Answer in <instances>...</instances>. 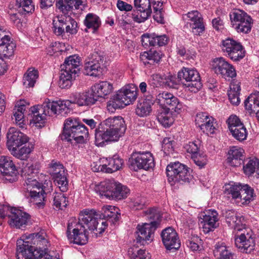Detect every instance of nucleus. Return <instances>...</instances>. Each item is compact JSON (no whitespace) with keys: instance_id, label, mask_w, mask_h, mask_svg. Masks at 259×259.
<instances>
[{"instance_id":"f257e3e1","label":"nucleus","mask_w":259,"mask_h":259,"mask_svg":"<svg viewBox=\"0 0 259 259\" xmlns=\"http://www.w3.org/2000/svg\"><path fill=\"white\" fill-rule=\"evenodd\" d=\"M71 104L72 103L70 99L52 102L48 100L41 105L33 106L30 109L32 117L31 122L36 124V126H41V124L45 123L47 115L60 114L65 116L71 111Z\"/></svg>"},{"instance_id":"f03ea898","label":"nucleus","mask_w":259,"mask_h":259,"mask_svg":"<svg viewBox=\"0 0 259 259\" xmlns=\"http://www.w3.org/2000/svg\"><path fill=\"white\" fill-rule=\"evenodd\" d=\"M125 130L124 121L121 117L108 118L96 130V145L102 146L108 141L117 142L123 136Z\"/></svg>"},{"instance_id":"7ed1b4c3","label":"nucleus","mask_w":259,"mask_h":259,"mask_svg":"<svg viewBox=\"0 0 259 259\" xmlns=\"http://www.w3.org/2000/svg\"><path fill=\"white\" fill-rule=\"evenodd\" d=\"M64 130L61 136L63 140L71 142L73 140L77 143H82L89 135L86 127L81 124L76 118L69 117L65 120Z\"/></svg>"},{"instance_id":"20e7f679","label":"nucleus","mask_w":259,"mask_h":259,"mask_svg":"<svg viewBox=\"0 0 259 259\" xmlns=\"http://www.w3.org/2000/svg\"><path fill=\"white\" fill-rule=\"evenodd\" d=\"M80 61L78 56H70L66 58L61 65L59 81V87L62 89H68L72 85V81L76 77L80 70Z\"/></svg>"},{"instance_id":"39448f33","label":"nucleus","mask_w":259,"mask_h":259,"mask_svg":"<svg viewBox=\"0 0 259 259\" xmlns=\"http://www.w3.org/2000/svg\"><path fill=\"white\" fill-rule=\"evenodd\" d=\"M150 220H152L150 223H144L138 225L137 229L138 242L142 241H152L154 233L158 225V221L160 217L159 211L155 208H149L145 211Z\"/></svg>"},{"instance_id":"423d86ee","label":"nucleus","mask_w":259,"mask_h":259,"mask_svg":"<svg viewBox=\"0 0 259 259\" xmlns=\"http://www.w3.org/2000/svg\"><path fill=\"white\" fill-rule=\"evenodd\" d=\"M166 170L168 181L171 185L177 183L181 184L188 183L192 179L190 169L179 162L168 164Z\"/></svg>"},{"instance_id":"0eeeda50","label":"nucleus","mask_w":259,"mask_h":259,"mask_svg":"<svg viewBox=\"0 0 259 259\" xmlns=\"http://www.w3.org/2000/svg\"><path fill=\"white\" fill-rule=\"evenodd\" d=\"M66 234L71 243L82 245L85 244L88 241L87 231L74 218L68 221Z\"/></svg>"},{"instance_id":"6e6552de","label":"nucleus","mask_w":259,"mask_h":259,"mask_svg":"<svg viewBox=\"0 0 259 259\" xmlns=\"http://www.w3.org/2000/svg\"><path fill=\"white\" fill-rule=\"evenodd\" d=\"M178 77L191 92H197L202 86L199 73L196 69L183 67L178 72Z\"/></svg>"},{"instance_id":"1a4fd4ad","label":"nucleus","mask_w":259,"mask_h":259,"mask_svg":"<svg viewBox=\"0 0 259 259\" xmlns=\"http://www.w3.org/2000/svg\"><path fill=\"white\" fill-rule=\"evenodd\" d=\"M138 88L134 85H128L119 90L114 97L112 106L115 108H123L133 103L137 98Z\"/></svg>"},{"instance_id":"9d476101","label":"nucleus","mask_w":259,"mask_h":259,"mask_svg":"<svg viewBox=\"0 0 259 259\" xmlns=\"http://www.w3.org/2000/svg\"><path fill=\"white\" fill-rule=\"evenodd\" d=\"M230 17L233 26L238 32L246 34L250 31L252 19L246 12L235 9L230 13Z\"/></svg>"},{"instance_id":"9b49d317","label":"nucleus","mask_w":259,"mask_h":259,"mask_svg":"<svg viewBox=\"0 0 259 259\" xmlns=\"http://www.w3.org/2000/svg\"><path fill=\"white\" fill-rule=\"evenodd\" d=\"M252 236V230L245 227L236 232L235 236V244L241 252L250 253L254 250L255 242Z\"/></svg>"},{"instance_id":"f8f14e48","label":"nucleus","mask_w":259,"mask_h":259,"mask_svg":"<svg viewBox=\"0 0 259 259\" xmlns=\"http://www.w3.org/2000/svg\"><path fill=\"white\" fill-rule=\"evenodd\" d=\"M49 165V172L53 177L60 191H66L68 189V182L65 168L62 164L59 161L53 160Z\"/></svg>"},{"instance_id":"ddd939ff","label":"nucleus","mask_w":259,"mask_h":259,"mask_svg":"<svg viewBox=\"0 0 259 259\" xmlns=\"http://www.w3.org/2000/svg\"><path fill=\"white\" fill-rule=\"evenodd\" d=\"M129 162L131 168L135 171L140 169L148 170L154 166V158L149 152L133 153Z\"/></svg>"},{"instance_id":"4468645a","label":"nucleus","mask_w":259,"mask_h":259,"mask_svg":"<svg viewBox=\"0 0 259 259\" xmlns=\"http://www.w3.org/2000/svg\"><path fill=\"white\" fill-rule=\"evenodd\" d=\"M43 233L31 234L24 237L26 240L30 241V244L34 247V258H40L47 253V250L50 244Z\"/></svg>"},{"instance_id":"2eb2a0df","label":"nucleus","mask_w":259,"mask_h":259,"mask_svg":"<svg viewBox=\"0 0 259 259\" xmlns=\"http://www.w3.org/2000/svg\"><path fill=\"white\" fill-rule=\"evenodd\" d=\"M221 48L224 53L233 61H238L245 56V51L240 43L228 38L222 42Z\"/></svg>"},{"instance_id":"dca6fc26","label":"nucleus","mask_w":259,"mask_h":259,"mask_svg":"<svg viewBox=\"0 0 259 259\" xmlns=\"http://www.w3.org/2000/svg\"><path fill=\"white\" fill-rule=\"evenodd\" d=\"M104 60V53L95 52L86 61L84 64V70L86 75L97 76L102 73L101 64Z\"/></svg>"},{"instance_id":"f3484780","label":"nucleus","mask_w":259,"mask_h":259,"mask_svg":"<svg viewBox=\"0 0 259 259\" xmlns=\"http://www.w3.org/2000/svg\"><path fill=\"white\" fill-rule=\"evenodd\" d=\"M218 213L214 210H207L199 216V225L204 233L212 231L219 226Z\"/></svg>"},{"instance_id":"a211bd4d","label":"nucleus","mask_w":259,"mask_h":259,"mask_svg":"<svg viewBox=\"0 0 259 259\" xmlns=\"http://www.w3.org/2000/svg\"><path fill=\"white\" fill-rule=\"evenodd\" d=\"M101 218V215L95 210L85 209L82 211L80 214L77 222L79 224L83 226L84 229H89L91 231L97 230V226L99 224V219Z\"/></svg>"},{"instance_id":"6ab92c4d","label":"nucleus","mask_w":259,"mask_h":259,"mask_svg":"<svg viewBox=\"0 0 259 259\" xmlns=\"http://www.w3.org/2000/svg\"><path fill=\"white\" fill-rule=\"evenodd\" d=\"M38 179L41 182H39L36 179L26 178L25 189L28 193V196L45 193L44 190V188L46 187L45 185L48 186L49 185L52 184L51 181L49 180L48 176H44L41 174Z\"/></svg>"},{"instance_id":"aec40b11","label":"nucleus","mask_w":259,"mask_h":259,"mask_svg":"<svg viewBox=\"0 0 259 259\" xmlns=\"http://www.w3.org/2000/svg\"><path fill=\"white\" fill-rule=\"evenodd\" d=\"M183 20L187 24H189L192 32L200 35L205 30L202 15L196 10L191 11L182 16Z\"/></svg>"},{"instance_id":"412c9836","label":"nucleus","mask_w":259,"mask_h":259,"mask_svg":"<svg viewBox=\"0 0 259 259\" xmlns=\"http://www.w3.org/2000/svg\"><path fill=\"white\" fill-rule=\"evenodd\" d=\"M17 170L11 157L6 156L0 157V174L6 181L10 183L15 182L18 179Z\"/></svg>"},{"instance_id":"4be33fe9","label":"nucleus","mask_w":259,"mask_h":259,"mask_svg":"<svg viewBox=\"0 0 259 259\" xmlns=\"http://www.w3.org/2000/svg\"><path fill=\"white\" fill-rule=\"evenodd\" d=\"M86 2V0H58L56 7L64 15H69L74 10H83Z\"/></svg>"},{"instance_id":"5701e85b","label":"nucleus","mask_w":259,"mask_h":259,"mask_svg":"<svg viewBox=\"0 0 259 259\" xmlns=\"http://www.w3.org/2000/svg\"><path fill=\"white\" fill-rule=\"evenodd\" d=\"M7 146L10 150L25 144L29 141L27 135L14 127L9 128L7 133Z\"/></svg>"},{"instance_id":"b1692460","label":"nucleus","mask_w":259,"mask_h":259,"mask_svg":"<svg viewBox=\"0 0 259 259\" xmlns=\"http://www.w3.org/2000/svg\"><path fill=\"white\" fill-rule=\"evenodd\" d=\"M9 224L11 226L22 229L30 223V216L21 210L12 208L9 214Z\"/></svg>"},{"instance_id":"393cba45","label":"nucleus","mask_w":259,"mask_h":259,"mask_svg":"<svg viewBox=\"0 0 259 259\" xmlns=\"http://www.w3.org/2000/svg\"><path fill=\"white\" fill-rule=\"evenodd\" d=\"M162 242L167 250H178L181 246V242L176 231L171 227L164 229L161 233Z\"/></svg>"},{"instance_id":"a878e982","label":"nucleus","mask_w":259,"mask_h":259,"mask_svg":"<svg viewBox=\"0 0 259 259\" xmlns=\"http://www.w3.org/2000/svg\"><path fill=\"white\" fill-rule=\"evenodd\" d=\"M134 5L137 11V15H133V19L138 23L143 22L148 19L152 13L150 0H134Z\"/></svg>"},{"instance_id":"bb28decb","label":"nucleus","mask_w":259,"mask_h":259,"mask_svg":"<svg viewBox=\"0 0 259 259\" xmlns=\"http://www.w3.org/2000/svg\"><path fill=\"white\" fill-rule=\"evenodd\" d=\"M118 182L114 180H107L102 182L96 188L97 193L109 200H115L114 193H117Z\"/></svg>"},{"instance_id":"cd10ccee","label":"nucleus","mask_w":259,"mask_h":259,"mask_svg":"<svg viewBox=\"0 0 259 259\" xmlns=\"http://www.w3.org/2000/svg\"><path fill=\"white\" fill-rule=\"evenodd\" d=\"M34 247L30 244V241L26 240L24 236L23 239H18L17 241V250L16 256L17 259L34 258Z\"/></svg>"},{"instance_id":"c85d7f7f","label":"nucleus","mask_w":259,"mask_h":259,"mask_svg":"<svg viewBox=\"0 0 259 259\" xmlns=\"http://www.w3.org/2000/svg\"><path fill=\"white\" fill-rule=\"evenodd\" d=\"M213 69L217 74H219L224 77H234L236 76V71L234 67L221 57L214 60Z\"/></svg>"},{"instance_id":"c756f323","label":"nucleus","mask_w":259,"mask_h":259,"mask_svg":"<svg viewBox=\"0 0 259 259\" xmlns=\"http://www.w3.org/2000/svg\"><path fill=\"white\" fill-rule=\"evenodd\" d=\"M196 124L200 128L203 132L207 135L213 134L215 128L214 126V119L209 116L206 113H199L196 115Z\"/></svg>"},{"instance_id":"7c9ffc66","label":"nucleus","mask_w":259,"mask_h":259,"mask_svg":"<svg viewBox=\"0 0 259 259\" xmlns=\"http://www.w3.org/2000/svg\"><path fill=\"white\" fill-rule=\"evenodd\" d=\"M223 214L228 226L233 229L235 232H238L245 227L243 224L244 218L234 210H225Z\"/></svg>"},{"instance_id":"2f4dec72","label":"nucleus","mask_w":259,"mask_h":259,"mask_svg":"<svg viewBox=\"0 0 259 259\" xmlns=\"http://www.w3.org/2000/svg\"><path fill=\"white\" fill-rule=\"evenodd\" d=\"M70 98L72 104H76L80 106L93 105L97 101L93 92L89 91L76 93L72 94Z\"/></svg>"},{"instance_id":"473e14b6","label":"nucleus","mask_w":259,"mask_h":259,"mask_svg":"<svg viewBox=\"0 0 259 259\" xmlns=\"http://www.w3.org/2000/svg\"><path fill=\"white\" fill-rule=\"evenodd\" d=\"M244 150L237 146L230 148L228 152L227 163L232 166H238L244 161Z\"/></svg>"},{"instance_id":"72a5a7b5","label":"nucleus","mask_w":259,"mask_h":259,"mask_svg":"<svg viewBox=\"0 0 259 259\" xmlns=\"http://www.w3.org/2000/svg\"><path fill=\"white\" fill-rule=\"evenodd\" d=\"M113 89L112 84L106 81H100L96 83L92 88L93 95L97 101L99 98H105L112 92Z\"/></svg>"},{"instance_id":"f704fd0d","label":"nucleus","mask_w":259,"mask_h":259,"mask_svg":"<svg viewBox=\"0 0 259 259\" xmlns=\"http://www.w3.org/2000/svg\"><path fill=\"white\" fill-rule=\"evenodd\" d=\"M154 97L152 95H147L146 98L137 104L136 109V114L140 117H145L149 115L154 103Z\"/></svg>"},{"instance_id":"c9c22d12","label":"nucleus","mask_w":259,"mask_h":259,"mask_svg":"<svg viewBox=\"0 0 259 259\" xmlns=\"http://www.w3.org/2000/svg\"><path fill=\"white\" fill-rule=\"evenodd\" d=\"M26 102L24 100H20L17 103V105L13 109V115L12 117L15 120L16 124L22 127L24 124V112L26 109Z\"/></svg>"},{"instance_id":"e433bc0d","label":"nucleus","mask_w":259,"mask_h":259,"mask_svg":"<svg viewBox=\"0 0 259 259\" xmlns=\"http://www.w3.org/2000/svg\"><path fill=\"white\" fill-rule=\"evenodd\" d=\"M118 210V208L115 206L106 205L102 208L100 215L102 219L107 220L111 224H114L119 220L120 215Z\"/></svg>"},{"instance_id":"4c0bfd02","label":"nucleus","mask_w":259,"mask_h":259,"mask_svg":"<svg viewBox=\"0 0 259 259\" xmlns=\"http://www.w3.org/2000/svg\"><path fill=\"white\" fill-rule=\"evenodd\" d=\"M4 41L0 44V57L4 59H10L14 56L16 45L11 37L4 39Z\"/></svg>"},{"instance_id":"58836bf2","label":"nucleus","mask_w":259,"mask_h":259,"mask_svg":"<svg viewBox=\"0 0 259 259\" xmlns=\"http://www.w3.org/2000/svg\"><path fill=\"white\" fill-rule=\"evenodd\" d=\"M162 55L160 52L150 50L144 52L140 55V60L145 64L153 65L155 63H158L161 59Z\"/></svg>"},{"instance_id":"ea45409f","label":"nucleus","mask_w":259,"mask_h":259,"mask_svg":"<svg viewBox=\"0 0 259 259\" xmlns=\"http://www.w3.org/2000/svg\"><path fill=\"white\" fill-rule=\"evenodd\" d=\"M243 163V170L245 175L249 177L255 172L259 175V160L257 159H246Z\"/></svg>"},{"instance_id":"a19ab883","label":"nucleus","mask_w":259,"mask_h":259,"mask_svg":"<svg viewBox=\"0 0 259 259\" xmlns=\"http://www.w3.org/2000/svg\"><path fill=\"white\" fill-rule=\"evenodd\" d=\"M240 191L239 195L237 199L240 200L241 204H248L251 201L253 200L255 196L253 189L248 185H242Z\"/></svg>"},{"instance_id":"79ce46f5","label":"nucleus","mask_w":259,"mask_h":259,"mask_svg":"<svg viewBox=\"0 0 259 259\" xmlns=\"http://www.w3.org/2000/svg\"><path fill=\"white\" fill-rule=\"evenodd\" d=\"M230 90L228 91V95L231 103L235 105L239 104L240 100L239 94L240 89V82L237 81H233L230 86Z\"/></svg>"},{"instance_id":"37998d69","label":"nucleus","mask_w":259,"mask_h":259,"mask_svg":"<svg viewBox=\"0 0 259 259\" xmlns=\"http://www.w3.org/2000/svg\"><path fill=\"white\" fill-rule=\"evenodd\" d=\"M65 15L58 16L53 21L52 29L57 36H63L66 33L65 30Z\"/></svg>"},{"instance_id":"c03bdc74","label":"nucleus","mask_w":259,"mask_h":259,"mask_svg":"<svg viewBox=\"0 0 259 259\" xmlns=\"http://www.w3.org/2000/svg\"><path fill=\"white\" fill-rule=\"evenodd\" d=\"M158 121L165 127H168L174 121L171 112L167 109H160L157 114Z\"/></svg>"},{"instance_id":"a18cd8bd","label":"nucleus","mask_w":259,"mask_h":259,"mask_svg":"<svg viewBox=\"0 0 259 259\" xmlns=\"http://www.w3.org/2000/svg\"><path fill=\"white\" fill-rule=\"evenodd\" d=\"M52 197L54 209L63 210L68 205V198L62 192L54 193Z\"/></svg>"},{"instance_id":"49530a36","label":"nucleus","mask_w":259,"mask_h":259,"mask_svg":"<svg viewBox=\"0 0 259 259\" xmlns=\"http://www.w3.org/2000/svg\"><path fill=\"white\" fill-rule=\"evenodd\" d=\"M22 147L18 149V147L14 148L12 151V154L16 158L24 160L27 158L28 155L31 152L34 148V146L32 143H27L24 144Z\"/></svg>"},{"instance_id":"de8ad7c7","label":"nucleus","mask_w":259,"mask_h":259,"mask_svg":"<svg viewBox=\"0 0 259 259\" xmlns=\"http://www.w3.org/2000/svg\"><path fill=\"white\" fill-rule=\"evenodd\" d=\"M84 24L88 29H91L93 32H95L100 26L101 22L98 16L89 13L85 17Z\"/></svg>"},{"instance_id":"09e8293b","label":"nucleus","mask_w":259,"mask_h":259,"mask_svg":"<svg viewBox=\"0 0 259 259\" xmlns=\"http://www.w3.org/2000/svg\"><path fill=\"white\" fill-rule=\"evenodd\" d=\"M38 77L37 70L29 68L23 76V85L25 88L33 87Z\"/></svg>"},{"instance_id":"8fccbe9b","label":"nucleus","mask_w":259,"mask_h":259,"mask_svg":"<svg viewBox=\"0 0 259 259\" xmlns=\"http://www.w3.org/2000/svg\"><path fill=\"white\" fill-rule=\"evenodd\" d=\"M123 160L118 155H114L108 159V163L106 164V172L112 173L119 170L122 166Z\"/></svg>"},{"instance_id":"3c124183","label":"nucleus","mask_w":259,"mask_h":259,"mask_svg":"<svg viewBox=\"0 0 259 259\" xmlns=\"http://www.w3.org/2000/svg\"><path fill=\"white\" fill-rule=\"evenodd\" d=\"M213 253L214 255L219 256V259H233V254L223 243L216 244Z\"/></svg>"},{"instance_id":"603ef678","label":"nucleus","mask_w":259,"mask_h":259,"mask_svg":"<svg viewBox=\"0 0 259 259\" xmlns=\"http://www.w3.org/2000/svg\"><path fill=\"white\" fill-rule=\"evenodd\" d=\"M128 255L130 259H146L149 258V253L145 249L132 247L128 250Z\"/></svg>"},{"instance_id":"864d4df0","label":"nucleus","mask_w":259,"mask_h":259,"mask_svg":"<svg viewBox=\"0 0 259 259\" xmlns=\"http://www.w3.org/2000/svg\"><path fill=\"white\" fill-rule=\"evenodd\" d=\"M65 30L66 33L75 34L78 31V25L76 21L70 15H65Z\"/></svg>"},{"instance_id":"5fc2aeb1","label":"nucleus","mask_w":259,"mask_h":259,"mask_svg":"<svg viewBox=\"0 0 259 259\" xmlns=\"http://www.w3.org/2000/svg\"><path fill=\"white\" fill-rule=\"evenodd\" d=\"M233 137L239 141H244L246 139L247 132L243 124H240L233 130H230Z\"/></svg>"},{"instance_id":"6e6d98bb","label":"nucleus","mask_w":259,"mask_h":259,"mask_svg":"<svg viewBox=\"0 0 259 259\" xmlns=\"http://www.w3.org/2000/svg\"><path fill=\"white\" fill-rule=\"evenodd\" d=\"M241 186L242 185L240 184L227 185H226L225 193L227 194L231 195L232 198L237 199L239 195Z\"/></svg>"},{"instance_id":"4d7b16f0","label":"nucleus","mask_w":259,"mask_h":259,"mask_svg":"<svg viewBox=\"0 0 259 259\" xmlns=\"http://www.w3.org/2000/svg\"><path fill=\"white\" fill-rule=\"evenodd\" d=\"M166 103L164 105L167 107L165 109L170 110H174L175 112H179L181 109L182 106L180 103L179 99L177 97L172 95V97L170 98Z\"/></svg>"},{"instance_id":"13d9d810","label":"nucleus","mask_w":259,"mask_h":259,"mask_svg":"<svg viewBox=\"0 0 259 259\" xmlns=\"http://www.w3.org/2000/svg\"><path fill=\"white\" fill-rule=\"evenodd\" d=\"M46 193L29 196L30 201L35 207L38 208H42L45 205Z\"/></svg>"},{"instance_id":"bf43d9fd","label":"nucleus","mask_w":259,"mask_h":259,"mask_svg":"<svg viewBox=\"0 0 259 259\" xmlns=\"http://www.w3.org/2000/svg\"><path fill=\"white\" fill-rule=\"evenodd\" d=\"M200 146V141L199 140H197L193 142H189L185 145L184 148L186 151L191 154L192 155L199 152Z\"/></svg>"},{"instance_id":"052dcab7","label":"nucleus","mask_w":259,"mask_h":259,"mask_svg":"<svg viewBox=\"0 0 259 259\" xmlns=\"http://www.w3.org/2000/svg\"><path fill=\"white\" fill-rule=\"evenodd\" d=\"M129 192L130 190L126 186L119 183L117 187V193H114L115 194V200L125 199L127 197Z\"/></svg>"},{"instance_id":"680f3d73","label":"nucleus","mask_w":259,"mask_h":259,"mask_svg":"<svg viewBox=\"0 0 259 259\" xmlns=\"http://www.w3.org/2000/svg\"><path fill=\"white\" fill-rule=\"evenodd\" d=\"M191 158L194 162L200 168L203 167L206 164L207 162L206 155L202 153L200 154L199 152L192 155Z\"/></svg>"},{"instance_id":"e2e57ef3","label":"nucleus","mask_w":259,"mask_h":259,"mask_svg":"<svg viewBox=\"0 0 259 259\" xmlns=\"http://www.w3.org/2000/svg\"><path fill=\"white\" fill-rule=\"evenodd\" d=\"M16 2L19 7H22L24 11L27 13H31L34 10L32 0H17Z\"/></svg>"},{"instance_id":"0e129e2a","label":"nucleus","mask_w":259,"mask_h":259,"mask_svg":"<svg viewBox=\"0 0 259 259\" xmlns=\"http://www.w3.org/2000/svg\"><path fill=\"white\" fill-rule=\"evenodd\" d=\"M145 203V198L138 196L132 199L131 205L135 209H141L144 207Z\"/></svg>"},{"instance_id":"69168bd1","label":"nucleus","mask_w":259,"mask_h":259,"mask_svg":"<svg viewBox=\"0 0 259 259\" xmlns=\"http://www.w3.org/2000/svg\"><path fill=\"white\" fill-rule=\"evenodd\" d=\"M154 33L152 34H144L142 36L141 42L145 47L154 46L155 41L154 40Z\"/></svg>"},{"instance_id":"338daca9","label":"nucleus","mask_w":259,"mask_h":259,"mask_svg":"<svg viewBox=\"0 0 259 259\" xmlns=\"http://www.w3.org/2000/svg\"><path fill=\"white\" fill-rule=\"evenodd\" d=\"M227 122L229 130H233L237 127V126L240 125V124H243L236 115L230 116L227 120Z\"/></svg>"},{"instance_id":"774afa93","label":"nucleus","mask_w":259,"mask_h":259,"mask_svg":"<svg viewBox=\"0 0 259 259\" xmlns=\"http://www.w3.org/2000/svg\"><path fill=\"white\" fill-rule=\"evenodd\" d=\"M200 241L198 237H194L187 241V244L192 251H197L200 248L199 242H200Z\"/></svg>"}]
</instances>
